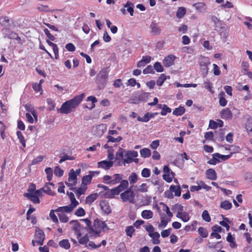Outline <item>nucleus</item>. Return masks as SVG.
<instances>
[{
	"instance_id": "2f4dec72",
	"label": "nucleus",
	"mask_w": 252,
	"mask_h": 252,
	"mask_svg": "<svg viewBox=\"0 0 252 252\" xmlns=\"http://www.w3.org/2000/svg\"><path fill=\"white\" fill-rule=\"evenodd\" d=\"M25 108L26 110L29 112H30L32 116L34 117L35 121H37V116L36 115V112L34 109V107H32L31 104H27L25 106Z\"/></svg>"
},
{
	"instance_id": "864d4df0",
	"label": "nucleus",
	"mask_w": 252,
	"mask_h": 252,
	"mask_svg": "<svg viewBox=\"0 0 252 252\" xmlns=\"http://www.w3.org/2000/svg\"><path fill=\"white\" fill-rule=\"evenodd\" d=\"M46 102L48 105V109L50 111H52L55 108V103L54 101L51 98H48L46 100Z\"/></svg>"
},
{
	"instance_id": "8fccbe9b",
	"label": "nucleus",
	"mask_w": 252,
	"mask_h": 252,
	"mask_svg": "<svg viewBox=\"0 0 252 252\" xmlns=\"http://www.w3.org/2000/svg\"><path fill=\"white\" fill-rule=\"evenodd\" d=\"M128 180L130 184L131 185H133L136 183L138 180V177L136 174L134 172H132L128 177Z\"/></svg>"
},
{
	"instance_id": "4d7b16f0",
	"label": "nucleus",
	"mask_w": 252,
	"mask_h": 252,
	"mask_svg": "<svg viewBox=\"0 0 252 252\" xmlns=\"http://www.w3.org/2000/svg\"><path fill=\"white\" fill-rule=\"evenodd\" d=\"M154 68L158 72H161L163 71V68L159 62H156L154 64Z\"/></svg>"
},
{
	"instance_id": "680f3d73",
	"label": "nucleus",
	"mask_w": 252,
	"mask_h": 252,
	"mask_svg": "<svg viewBox=\"0 0 252 252\" xmlns=\"http://www.w3.org/2000/svg\"><path fill=\"white\" fill-rule=\"evenodd\" d=\"M150 170L148 168H145L141 171V176L144 178H148L150 176Z\"/></svg>"
},
{
	"instance_id": "c756f323",
	"label": "nucleus",
	"mask_w": 252,
	"mask_h": 252,
	"mask_svg": "<svg viewBox=\"0 0 252 252\" xmlns=\"http://www.w3.org/2000/svg\"><path fill=\"white\" fill-rule=\"evenodd\" d=\"M185 112V109L184 107L180 106L177 108H176L173 111V114L174 115L178 116L183 115Z\"/></svg>"
},
{
	"instance_id": "dca6fc26",
	"label": "nucleus",
	"mask_w": 252,
	"mask_h": 252,
	"mask_svg": "<svg viewBox=\"0 0 252 252\" xmlns=\"http://www.w3.org/2000/svg\"><path fill=\"white\" fill-rule=\"evenodd\" d=\"M64 209H63V210ZM63 208L61 209L58 207L56 209H52L50 210L49 213V218L55 223H58L59 222L58 219L55 213H57L58 214V212H63Z\"/></svg>"
},
{
	"instance_id": "e2e57ef3",
	"label": "nucleus",
	"mask_w": 252,
	"mask_h": 252,
	"mask_svg": "<svg viewBox=\"0 0 252 252\" xmlns=\"http://www.w3.org/2000/svg\"><path fill=\"white\" fill-rule=\"evenodd\" d=\"M145 230L149 233V236H150V234H152L154 232V227L152 224L145 225L144 226Z\"/></svg>"
},
{
	"instance_id": "c85d7f7f",
	"label": "nucleus",
	"mask_w": 252,
	"mask_h": 252,
	"mask_svg": "<svg viewBox=\"0 0 252 252\" xmlns=\"http://www.w3.org/2000/svg\"><path fill=\"white\" fill-rule=\"evenodd\" d=\"M150 28L151 29V32L155 34H159L160 33V29L159 27L157 25L155 22H152Z\"/></svg>"
},
{
	"instance_id": "ddd939ff",
	"label": "nucleus",
	"mask_w": 252,
	"mask_h": 252,
	"mask_svg": "<svg viewBox=\"0 0 252 252\" xmlns=\"http://www.w3.org/2000/svg\"><path fill=\"white\" fill-rule=\"evenodd\" d=\"M35 242L39 245H42L44 240L45 239V235L44 232L38 229L36 230L35 233Z\"/></svg>"
},
{
	"instance_id": "7ed1b4c3",
	"label": "nucleus",
	"mask_w": 252,
	"mask_h": 252,
	"mask_svg": "<svg viewBox=\"0 0 252 252\" xmlns=\"http://www.w3.org/2000/svg\"><path fill=\"white\" fill-rule=\"evenodd\" d=\"M120 197L123 201L133 203L135 193L130 189H127L120 194Z\"/></svg>"
},
{
	"instance_id": "393cba45",
	"label": "nucleus",
	"mask_w": 252,
	"mask_h": 252,
	"mask_svg": "<svg viewBox=\"0 0 252 252\" xmlns=\"http://www.w3.org/2000/svg\"><path fill=\"white\" fill-rule=\"evenodd\" d=\"M176 217L180 218L184 222L188 221L190 219L189 214L186 212H183L182 213H177Z\"/></svg>"
},
{
	"instance_id": "c03bdc74",
	"label": "nucleus",
	"mask_w": 252,
	"mask_h": 252,
	"mask_svg": "<svg viewBox=\"0 0 252 252\" xmlns=\"http://www.w3.org/2000/svg\"><path fill=\"white\" fill-rule=\"evenodd\" d=\"M97 197V193L91 194L88 195L86 198V202L88 204H92Z\"/></svg>"
},
{
	"instance_id": "3c124183",
	"label": "nucleus",
	"mask_w": 252,
	"mask_h": 252,
	"mask_svg": "<svg viewBox=\"0 0 252 252\" xmlns=\"http://www.w3.org/2000/svg\"><path fill=\"white\" fill-rule=\"evenodd\" d=\"M242 72L243 74L249 71L250 65L248 62L243 61L241 64Z\"/></svg>"
},
{
	"instance_id": "39448f33",
	"label": "nucleus",
	"mask_w": 252,
	"mask_h": 252,
	"mask_svg": "<svg viewBox=\"0 0 252 252\" xmlns=\"http://www.w3.org/2000/svg\"><path fill=\"white\" fill-rule=\"evenodd\" d=\"M211 64L210 59L208 57H202L199 59V65L201 67V70L203 71L205 75L208 73V65Z\"/></svg>"
},
{
	"instance_id": "69168bd1",
	"label": "nucleus",
	"mask_w": 252,
	"mask_h": 252,
	"mask_svg": "<svg viewBox=\"0 0 252 252\" xmlns=\"http://www.w3.org/2000/svg\"><path fill=\"white\" fill-rule=\"evenodd\" d=\"M75 215L78 217H82L85 215V211L82 207H79L75 213Z\"/></svg>"
},
{
	"instance_id": "0eeeda50",
	"label": "nucleus",
	"mask_w": 252,
	"mask_h": 252,
	"mask_svg": "<svg viewBox=\"0 0 252 252\" xmlns=\"http://www.w3.org/2000/svg\"><path fill=\"white\" fill-rule=\"evenodd\" d=\"M77 174L75 172L73 169L70 170L68 174V182H65V184L68 187H72L75 186L77 183Z\"/></svg>"
},
{
	"instance_id": "f257e3e1",
	"label": "nucleus",
	"mask_w": 252,
	"mask_h": 252,
	"mask_svg": "<svg viewBox=\"0 0 252 252\" xmlns=\"http://www.w3.org/2000/svg\"><path fill=\"white\" fill-rule=\"evenodd\" d=\"M73 222H75V225L73 226V229L75 231V234L77 236V238L78 239L79 243L82 245L87 244L89 242V237L87 234H86L82 237H81V233L80 232V228L81 227V224L77 221L75 220H72L70 222V223H71Z\"/></svg>"
},
{
	"instance_id": "bf43d9fd",
	"label": "nucleus",
	"mask_w": 252,
	"mask_h": 252,
	"mask_svg": "<svg viewBox=\"0 0 252 252\" xmlns=\"http://www.w3.org/2000/svg\"><path fill=\"white\" fill-rule=\"evenodd\" d=\"M124 156V150L122 148H119L118 150L116 153V159H122Z\"/></svg>"
},
{
	"instance_id": "6e6552de",
	"label": "nucleus",
	"mask_w": 252,
	"mask_h": 252,
	"mask_svg": "<svg viewBox=\"0 0 252 252\" xmlns=\"http://www.w3.org/2000/svg\"><path fill=\"white\" fill-rule=\"evenodd\" d=\"M107 129L106 124H101L97 125L93 127L94 135L95 136L100 137L102 136Z\"/></svg>"
},
{
	"instance_id": "aec40b11",
	"label": "nucleus",
	"mask_w": 252,
	"mask_h": 252,
	"mask_svg": "<svg viewBox=\"0 0 252 252\" xmlns=\"http://www.w3.org/2000/svg\"><path fill=\"white\" fill-rule=\"evenodd\" d=\"M59 111L61 113L67 114L70 113L72 111V109L69 104L65 101L63 103Z\"/></svg>"
},
{
	"instance_id": "a19ab883",
	"label": "nucleus",
	"mask_w": 252,
	"mask_h": 252,
	"mask_svg": "<svg viewBox=\"0 0 252 252\" xmlns=\"http://www.w3.org/2000/svg\"><path fill=\"white\" fill-rule=\"evenodd\" d=\"M227 149L231 151L230 154H231V156L233 154L238 153L241 151V149L239 146L234 145H229V148Z\"/></svg>"
},
{
	"instance_id": "4468645a",
	"label": "nucleus",
	"mask_w": 252,
	"mask_h": 252,
	"mask_svg": "<svg viewBox=\"0 0 252 252\" xmlns=\"http://www.w3.org/2000/svg\"><path fill=\"white\" fill-rule=\"evenodd\" d=\"M220 117L225 120H229L232 119L233 114L228 108H225L220 112Z\"/></svg>"
},
{
	"instance_id": "338daca9",
	"label": "nucleus",
	"mask_w": 252,
	"mask_h": 252,
	"mask_svg": "<svg viewBox=\"0 0 252 252\" xmlns=\"http://www.w3.org/2000/svg\"><path fill=\"white\" fill-rule=\"evenodd\" d=\"M92 179V177L91 175L84 176L82 178V183L87 185L91 183Z\"/></svg>"
},
{
	"instance_id": "13d9d810",
	"label": "nucleus",
	"mask_w": 252,
	"mask_h": 252,
	"mask_svg": "<svg viewBox=\"0 0 252 252\" xmlns=\"http://www.w3.org/2000/svg\"><path fill=\"white\" fill-rule=\"evenodd\" d=\"M43 188L44 192L46 194L52 196H54L55 195V192L51 189L50 187H49V186H48V185L45 184L44 188Z\"/></svg>"
},
{
	"instance_id": "1a4fd4ad",
	"label": "nucleus",
	"mask_w": 252,
	"mask_h": 252,
	"mask_svg": "<svg viewBox=\"0 0 252 252\" xmlns=\"http://www.w3.org/2000/svg\"><path fill=\"white\" fill-rule=\"evenodd\" d=\"M138 156V153L135 151H127L125 155L126 158L123 159V162L124 164L126 163H130L133 161V158Z\"/></svg>"
},
{
	"instance_id": "5fc2aeb1",
	"label": "nucleus",
	"mask_w": 252,
	"mask_h": 252,
	"mask_svg": "<svg viewBox=\"0 0 252 252\" xmlns=\"http://www.w3.org/2000/svg\"><path fill=\"white\" fill-rule=\"evenodd\" d=\"M171 112V109L168 107L166 104H163L162 110L160 112V114L162 116H165L167 113H169Z\"/></svg>"
},
{
	"instance_id": "4be33fe9",
	"label": "nucleus",
	"mask_w": 252,
	"mask_h": 252,
	"mask_svg": "<svg viewBox=\"0 0 252 252\" xmlns=\"http://www.w3.org/2000/svg\"><path fill=\"white\" fill-rule=\"evenodd\" d=\"M114 189H108L105 190V192L103 194V196L106 198H113L116 194L115 191H114Z\"/></svg>"
},
{
	"instance_id": "20e7f679",
	"label": "nucleus",
	"mask_w": 252,
	"mask_h": 252,
	"mask_svg": "<svg viewBox=\"0 0 252 252\" xmlns=\"http://www.w3.org/2000/svg\"><path fill=\"white\" fill-rule=\"evenodd\" d=\"M67 206H62L59 207L61 209H65L63 210V212H58V216L59 217L60 221L63 223H66L69 220V218L67 216V215L65 213H71L72 212L74 209L72 208H70L69 210H67L66 209Z\"/></svg>"
},
{
	"instance_id": "423d86ee",
	"label": "nucleus",
	"mask_w": 252,
	"mask_h": 252,
	"mask_svg": "<svg viewBox=\"0 0 252 252\" xmlns=\"http://www.w3.org/2000/svg\"><path fill=\"white\" fill-rule=\"evenodd\" d=\"M85 96L84 94H81L78 95L76 96L73 99L66 101L67 103L69 104L71 109L77 107L80 102L82 101Z\"/></svg>"
},
{
	"instance_id": "a211bd4d",
	"label": "nucleus",
	"mask_w": 252,
	"mask_h": 252,
	"mask_svg": "<svg viewBox=\"0 0 252 252\" xmlns=\"http://www.w3.org/2000/svg\"><path fill=\"white\" fill-rule=\"evenodd\" d=\"M100 206L102 211L104 214L108 215L111 213V209L107 201L105 200L100 201Z\"/></svg>"
},
{
	"instance_id": "5701e85b",
	"label": "nucleus",
	"mask_w": 252,
	"mask_h": 252,
	"mask_svg": "<svg viewBox=\"0 0 252 252\" xmlns=\"http://www.w3.org/2000/svg\"><path fill=\"white\" fill-rule=\"evenodd\" d=\"M123 175L120 174H115L113 176L110 182V185H114L120 183L122 179Z\"/></svg>"
},
{
	"instance_id": "2eb2a0df",
	"label": "nucleus",
	"mask_w": 252,
	"mask_h": 252,
	"mask_svg": "<svg viewBox=\"0 0 252 252\" xmlns=\"http://www.w3.org/2000/svg\"><path fill=\"white\" fill-rule=\"evenodd\" d=\"M114 162L113 161H107L104 160L97 163V167L102 168L105 170H109L113 166Z\"/></svg>"
},
{
	"instance_id": "f03ea898",
	"label": "nucleus",
	"mask_w": 252,
	"mask_h": 252,
	"mask_svg": "<svg viewBox=\"0 0 252 252\" xmlns=\"http://www.w3.org/2000/svg\"><path fill=\"white\" fill-rule=\"evenodd\" d=\"M105 228L107 229V226L105 221L96 218L94 220L93 224L90 230L96 234L99 235Z\"/></svg>"
},
{
	"instance_id": "79ce46f5",
	"label": "nucleus",
	"mask_w": 252,
	"mask_h": 252,
	"mask_svg": "<svg viewBox=\"0 0 252 252\" xmlns=\"http://www.w3.org/2000/svg\"><path fill=\"white\" fill-rule=\"evenodd\" d=\"M45 158V156H39L37 157L36 158H34L32 160V161L31 164L29 165V167L31 168V166L32 165L36 164L40 162H41L43 159Z\"/></svg>"
},
{
	"instance_id": "a878e982",
	"label": "nucleus",
	"mask_w": 252,
	"mask_h": 252,
	"mask_svg": "<svg viewBox=\"0 0 252 252\" xmlns=\"http://www.w3.org/2000/svg\"><path fill=\"white\" fill-rule=\"evenodd\" d=\"M170 189L172 192H174L175 196L179 197L181 194V189L179 185L176 186L174 185H171L170 186Z\"/></svg>"
},
{
	"instance_id": "de8ad7c7",
	"label": "nucleus",
	"mask_w": 252,
	"mask_h": 252,
	"mask_svg": "<svg viewBox=\"0 0 252 252\" xmlns=\"http://www.w3.org/2000/svg\"><path fill=\"white\" fill-rule=\"evenodd\" d=\"M198 232L202 238H206L208 235V232L207 230L203 227H199L198 229Z\"/></svg>"
},
{
	"instance_id": "4c0bfd02",
	"label": "nucleus",
	"mask_w": 252,
	"mask_h": 252,
	"mask_svg": "<svg viewBox=\"0 0 252 252\" xmlns=\"http://www.w3.org/2000/svg\"><path fill=\"white\" fill-rule=\"evenodd\" d=\"M232 206L231 203L227 200L222 201L220 204V207L226 210L230 209Z\"/></svg>"
},
{
	"instance_id": "7c9ffc66",
	"label": "nucleus",
	"mask_w": 252,
	"mask_h": 252,
	"mask_svg": "<svg viewBox=\"0 0 252 252\" xmlns=\"http://www.w3.org/2000/svg\"><path fill=\"white\" fill-rule=\"evenodd\" d=\"M217 153H214L212 155V158L207 161V163L211 165H216L218 163L220 160L218 158V156H216Z\"/></svg>"
},
{
	"instance_id": "774afa93",
	"label": "nucleus",
	"mask_w": 252,
	"mask_h": 252,
	"mask_svg": "<svg viewBox=\"0 0 252 252\" xmlns=\"http://www.w3.org/2000/svg\"><path fill=\"white\" fill-rule=\"evenodd\" d=\"M143 73L145 74L148 73H154V71L152 66L151 65H149L143 69Z\"/></svg>"
},
{
	"instance_id": "cd10ccee",
	"label": "nucleus",
	"mask_w": 252,
	"mask_h": 252,
	"mask_svg": "<svg viewBox=\"0 0 252 252\" xmlns=\"http://www.w3.org/2000/svg\"><path fill=\"white\" fill-rule=\"evenodd\" d=\"M142 217L146 220L150 219L153 217V213L151 210H145L141 212Z\"/></svg>"
},
{
	"instance_id": "49530a36",
	"label": "nucleus",
	"mask_w": 252,
	"mask_h": 252,
	"mask_svg": "<svg viewBox=\"0 0 252 252\" xmlns=\"http://www.w3.org/2000/svg\"><path fill=\"white\" fill-rule=\"evenodd\" d=\"M245 127L249 135H252V120L249 119L245 125Z\"/></svg>"
},
{
	"instance_id": "9b49d317",
	"label": "nucleus",
	"mask_w": 252,
	"mask_h": 252,
	"mask_svg": "<svg viewBox=\"0 0 252 252\" xmlns=\"http://www.w3.org/2000/svg\"><path fill=\"white\" fill-rule=\"evenodd\" d=\"M120 184L117 187L113 188L114 191H115L117 195L119 194V193L123 191H124L128 186V182L126 180H122L120 182Z\"/></svg>"
},
{
	"instance_id": "0e129e2a",
	"label": "nucleus",
	"mask_w": 252,
	"mask_h": 252,
	"mask_svg": "<svg viewBox=\"0 0 252 252\" xmlns=\"http://www.w3.org/2000/svg\"><path fill=\"white\" fill-rule=\"evenodd\" d=\"M87 101H90L92 102V105L90 108V109H92L95 107L94 103L97 101V100L95 96L91 95L87 97Z\"/></svg>"
},
{
	"instance_id": "b1692460",
	"label": "nucleus",
	"mask_w": 252,
	"mask_h": 252,
	"mask_svg": "<svg viewBox=\"0 0 252 252\" xmlns=\"http://www.w3.org/2000/svg\"><path fill=\"white\" fill-rule=\"evenodd\" d=\"M226 241L230 243V247L231 248H235L237 245L236 243L235 238L233 237L231 233H228L226 237Z\"/></svg>"
},
{
	"instance_id": "f704fd0d",
	"label": "nucleus",
	"mask_w": 252,
	"mask_h": 252,
	"mask_svg": "<svg viewBox=\"0 0 252 252\" xmlns=\"http://www.w3.org/2000/svg\"><path fill=\"white\" fill-rule=\"evenodd\" d=\"M175 173L173 171H171L170 173L164 174L162 176L163 179L167 183H170L172 181L173 178L174 177Z\"/></svg>"
},
{
	"instance_id": "bb28decb",
	"label": "nucleus",
	"mask_w": 252,
	"mask_h": 252,
	"mask_svg": "<svg viewBox=\"0 0 252 252\" xmlns=\"http://www.w3.org/2000/svg\"><path fill=\"white\" fill-rule=\"evenodd\" d=\"M152 238L153 243L154 244H159L160 243L159 237L160 235L158 232H155L152 234H150L149 236Z\"/></svg>"
},
{
	"instance_id": "f8f14e48",
	"label": "nucleus",
	"mask_w": 252,
	"mask_h": 252,
	"mask_svg": "<svg viewBox=\"0 0 252 252\" xmlns=\"http://www.w3.org/2000/svg\"><path fill=\"white\" fill-rule=\"evenodd\" d=\"M67 195L69 196L71 203L68 205H67V207L66 208L67 210H69L70 208L74 209L79 204L78 201L75 199L74 193L72 192H67Z\"/></svg>"
},
{
	"instance_id": "37998d69",
	"label": "nucleus",
	"mask_w": 252,
	"mask_h": 252,
	"mask_svg": "<svg viewBox=\"0 0 252 252\" xmlns=\"http://www.w3.org/2000/svg\"><path fill=\"white\" fill-rule=\"evenodd\" d=\"M59 244L61 247L66 250L69 249L70 247V243L67 239H63L61 240L60 241Z\"/></svg>"
},
{
	"instance_id": "09e8293b",
	"label": "nucleus",
	"mask_w": 252,
	"mask_h": 252,
	"mask_svg": "<svg viewBox=\"0 0 252 252\" xmlns=\"http://www.w3.org/2000/svg\"><path fill=\"white\" fill-rule=\"evenodd\" d=\"M17 137L23 147H26V140L22 133L20 131H17L16 132Z\"/></svg>"
},
{
	"instance_id": "412c9836",
	"label": "nucleus",
	"mask_w": 252,
	"mask_h": 252,
	"mask_svg": "<svg viewBox=\"0 0 252 252\" xmlns=\"http://www.w3.org/2000/svg\"><path fill=\"white\" fill-rule=\"evenodd\" d=\"M206 175L208 179L216 180L217 178V175L214 169L209 168L206 171Z\"/></svg>"
},
{
	"instance_id": "c9c22d12",
	"label": "nucleus",
	"mask_w": 252,
	"mask_h": 252,
	"mask_svg": "<svg viewBox=\"0 0 252 252\" xmlns=\"http://www.w3.org/2000/svg\"><path fill=\"white\" fill-rule=\"evenodd\" d=\"M124 7L127 8V11L129 13L130 16H132L134 12L133 4L129 1H127L124 5Z\"/></svg>"
},
{
	"instance_id": "a18cd8bd",
	"label": "nucleus",
	"mask_w": 252,
	"mask_h": 252,
	"mask_svg": "<svg viewBox=\"0 0 252 252\" xmlns=\"http://www.w3.org/2000/svg\"><path fill=\"white\" fill-rule=\"evenodd\" d=\"M171 219L165 218V217H161L160 223L158 224V228H161L165 227L168 224V223L170 221Z\"/></svg>"
},
{
	"instance_id": "f3484780",
	"label": "nucleus",
	"mask_w": 252,
	"mask_h": 252,
	"mask_svg": "<svg viewBox=\"0 0 252 252\" xmlns=\"http://www.w3.org/2000/svg\"><path fill=\"white\" fill-rule=\"evenodd\" d=\"M175 59V57L173 55H169L165 57L163 60V64L165 67H168L172 65Z\"/></svg>"
},
{
	"instance_id": "6e6d98bb",
	"label": "nucleus",
	"mask_w": 252,
	"mask_h": 252,
	"mask_svg": "<svg viewBox=\"0 0 252 252\" xmlns=\"http://www.w3.org/2000/svg\"><path fill=\"white\" fill-rule=\"evenodd\" d=\"M166 75L164 74H161L157 81V84L159 86H161L166 80Z\"/></svg>"
},
{
	"instance_id": "58836bf2",
	"label": "nucleus",
	"mask_w": 252,
	"mask_h": 252,
	"mask_svg": "<svg viewBox=\"0 0 252 252\" xmlns=\"http://www.w3.org/2000/svg\"><path fill=\"white\" fill-rule=\"evenodd\" d=\"M186 13V9L184 7H179L176 12V16L178 18H183Z\"/></svg>"
},
{
	"instance_id": "603ef678",
	"label": "nucleus",
	"mask_w": 252,
	"mask_h": 252,
	"mask_svg": "<svg viewBox=\"0 0 252 252\" xmlns=\"http://www.w3.org/2000/svg\"><path fill=\"white\" fill-rule=\"evenodd\" d=\"M202 218L204 221L207 222H209L211 220L210 216L208 211L207 210H204L203 211L202 213Z\"/></svg>"
},
{
	"instance_id": "72a5a7b5",
	"label": "nucleus",
	"mask_w": 252,
	"mask_h": 252,
	"mask_svg": "<svg viewBox=\"0 0 252 252\" xmlns=\"http://www.w3.org/2000/svg\"><path fill=\"white\" fill-rule=\"evenodd\" d=\"M10 19L7 16L0 17V25L3 27H7L10 25Z\"/></svg>"
},
{
	"instance_id": "e433bc0d",
	"label": "nucleus",
	"mask_w": 252,
	"mask_h": 252,
	"mask_svg": "<svg viewBox=\"0 0 252 252\" xmlns=\"http://www.w3.org/2000/svg\"><path fill=\"white\" fill-rule=\"evenodd\" d=\"M135 231V230L134 228V226L132 225L126 226L125 229L126 235L129 237H132Z\"/></svg>"
},
{
	"instance_id": "6ab92c4d",
	"label": "nucleus",
	"mask_w": 252,
	"mask_h": 252,
	"mask_svg": "<svg viewBox=\"0 0 252 252\" xmlns=\"http://www.w3.org/2000/svg\"><path fill=\"white\" fill-rule=\"evenodd\" d=\"M24 196L25 197H27L29 199H30L31 201H32L33 203H39L40 200L39 197L33 193H32L31 192H27L24 194Z\"/></svg>"
},
{
	"instance_id": "9d476101",
	"label": "nucleus",
	"mask_w": 252,
	"mask_h": 252,
	"mask_svg": "<svg viewBox=\"0 0 252 252\" xmlns=\"http://www.w3.org/2000/svg\"><path fill=\"white\" fill-rule=\"evenodd\" d=\"M108 77V73L105 69L101 70L96 76V82L99 84H104L106 82Z\"/></svg>"
},
{
	"instance_id": "473e14b6",
	"label": "nucleus",
	"mask_w": 252,
	"mask_h": 252,
	"mask_svg": "<svg viewBox=\"0 0 252 252\" xmlns=\"http://www.w3.org/2000/svg\"><path fill=\"white\" fill-rule=\"evenodd\" d=\"M140 153L142 158H146L150 157L151 151L149 149L145 148L140 150Z\"/></svg>"
},
{
	"instance_id": "052dcab7",
	"label": "nucleus",
	"mask_w": 252,
	"mask_h": 252,
	"mask_svg": "<svg viewBox=\"0 0 252 252\" xmlns=\"http://www.w3.org/2000/svg\"><path fill=\"white\" fill-rule=\"evenodd\" d=\"M137 121L139 122L146 123L148 122L150 119L148 116V113H146L143 117L138 116L137 118Z\"/></svg>"
},
{
	"instance_id": "ea45409f",
	"label": "nucleus",
	"mask_w": 252,
	"mask_h": 252,
	"mask_svg": "<svg viewBox=\"0 0 252 252\" xmlns=\"http://www.w3.org/2000/svg\"><path fill=\"white\" fill-rule=\"evenodd\" d=\"M150 94L149 93H143L138 95L137 98L139 101H146L148 99Z\"/></svg>"
}]
</instances>
